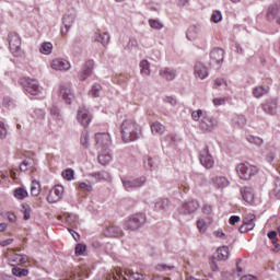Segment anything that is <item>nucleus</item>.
Here are the masks:
<instances>
[{
    "instance_id": "nucleus-13",
    "label": "nucleus",
    "mask_w": 280,
    "mask_h": 280,
    "mask_svg": "<svg viewBox=\"0 0 280 280\" xmlns=\"http://www.w3.org/2000/svg\"><path fill=\"white\" fill-rule=\"evenodd\" d=\"M224 62V50L222 48H214L210 51V65L212 67H220Z\"/></svg>"
},
{
    "instance_id": "nucleus-19",
    "label": "nucleus",
    "mask_w": 280,
    "mask_h": 280,
    "mask_svg": "<svg viewBox=\"0 0 280 280\" xmlns=\"http://www.w3.org/2000/svg\"><path fill=\"white\" fill-rule=\"evenodd\" d=\"M27 261H30L27 255L16 253L9 255V264H11V266H21L22 264H27Z\"/></svg>"
},
{
    "instance_id": "nucleus-16",
    "label": "nucleus",
    "mask_w": 280,
    "mask_h": 280,
    "mask_svg": "<svg viewBox=\"0 0 280 280\" xmlns=\"http://www.w3.org/2000/svg\"><path fill=\"white\" fill-rule=\"evenodd\" d=\"M198 207H200V205H198V201L191 200L182 205V207L178 209V212L182 213V215L196 213Z\"/></svg>"
},
{
    "instance_id": "nucleus-41",
    "label": "nucleus",
    "mask_w": 280,
    "mask_h": 280,
    "mask_svg": "<svg viewBox=\"0 0 280 280\" xmlns=\"http://www.w3.org/2000/svg\"><path fill=\"white\" fill-rule=\"evenodd\" d=\"M32 118L36 119V121H43L45 119V109H42V108L34 109Z\"/></svg>"
},
{
    "instance_id": "nucleus-40",
    "label": "nucleus",
    "mask_w": 280,
    "mask_h": 280,
    "mask_svg": "<svg viewBox=\"0 0 280 280\" xmlns=\"http://www.w3.org/2000/svg\"><path fill=\"white\" fill-rule=\"evenodd\" d=\"M234 126H238V128H244L246 126V117L244 115H237L232 119Z\"/></svg>"
},
{
    "instance_id": "nucleus-22",
    "label": "nucleus",
    "mask_w": 280,
    "mask_h": 280,
    "mask_svg": "<svg viewBox=\"0 0 280 280\" xmlns=\"http://www.w3.org/2000/svg\"><path fill=\"white\" fill-rule=\"evenodd\" d=\"M51 69H55V71H69L71 63L67 59H55L51 62Z\"/></svg>"
},
{
    "instance_id": "nucleus-54",
    "label": "nucleus",
    "mask_w": 280,
    "mask_h": 280,
    "mask_svg": "<svg viewBox=\"0 0 280 280\" xmlns=\"http://www.w3.org/2000/svg\"><path fill=\"white\" fill-rule=\"evenodd\" d=\"M197 229L201 233H207V222H205V220H198L197 221Z\"/></svg>"
},
{
    "instance_id": "nucleus-50",
    "label": "nucleus",
    "mask_w": 280,
    "mask_h": 280,
    "mask_svg": "<svg viewBox=\"0 0 280 280\" xmlns=\"http://www.w3.org/2000/svg\"><path fill=\"white\" fill-rule=\"evenodd\" d=\"M22 213L24 215V220H30V218H32V208L27 205H22Z\"/></svg>"
},
{
    "instance_id": "nucleus-60",
    "label": "nucleus",
    "mask_w": 280,
    "mask_h": 280,
    "mask_svg": "<svg viewBox=\"0 0 280 280\" xmlns=\"http://www.w3.org/2000/svg\"><path fill=\"white\" fill-rule=\"evenodd\" d=\"M7 219L9 220V222H11V224L16 223V214L12 213V212H7L5 213Z\"/></svg>"
},
{
    "instance_id": "nucleus-52",
    "label": "nucleus",
    "mask_w": 280,
    "mask_h": 280,
    "mask_svg": "<svg viewBox=\"0 0 280 280\" xmlns=\"http://www.w3.org/2000/svg\"><path fill=\"white\" fill-rule=\"evenodd\" d=\"M144 167L145 170H150V172L156 170V165H154V161L152 160V158H148L147 160H144Z\"/></svg>"
},
{
    "instance_id": "nucleus-30",
    "label": "nucleus",
    "mask_w": 280,
    "mask_h": 280,
    "mask_svg": "<svg viewBox=\"0 0 280 280\" xmlns=\"http://www.w3.org/2000/svg\"><path fill=\"white\" fill-rule=\"evenodd\" d=\"M170 209V199L160 198L154 203V211H167Z\"/></svg>"
},
{
    "instance_id": "nucleus-7",
    "label": "nucleus",
    "mask_w": 280,
    "mask_h": 280,
    "mask_svg": "<svg viewBox=\"0 0 280 280\" xmlns=\"http://www.w3.org/2000/svg\"><path fill=\"white\" fill-rule=\"evenodd\" d=\"M19 84L23 86L28 95H38L40 93V85H38V81L30 78H22L19 80Z\"/></svg>"
},
{
    "instance_id": "nucleus-3",
    "label": "nucleus",
    "mask_w": 280,
    "mask_h": 280,
    "mask_svg": "<svg viewBox=\"0 0 280 280\" xmlns=\"http://www.w3.org/2000/svg\"><path fill=\"white\" fill-rule=\"evenodd\" d=\"M148 218L143 213H136L129 217L125 222L124 229L126 231H139L145 224Z\"/></svg>"
},
{
    "instance_id": "nucleus-33",
    "label": "nucleus",
    "mask_w": 280,
    "mask_h": 280,
    "mask_svg": "<svg viewBox=\"0 0 280 280\" xmlns=\"http://www.w3.org/2000/svg\"><path fill=\"white\" fill-rule=\"evenodd\" d=\"M39 51L44 55V56H49V54H51V51H54V44H51L50 42H44L40 45Z\"/></svg>"
},
{
    "instance_id": "nucleus-26",
    "label": "nucleus",
    "mask_w": 280,
    "mask_h": 280,
    "mask_svg": "<svg viewBox=\"0 0 280 280\" xmlns=\"http://www.w3.org/2000/svg\"><path fill=\"white\" fill-rule=\"evenodd\" d=\"M93 40H95V43H101V45H103V47H106V45H108V43H110V35L108 33H95L93 35Z\"/></svg>"
},
{
    "instance_id": "nucleus-35",
    "label": "nucleus",
    "mask_w": 280,
    "mask_h": 280,
    "mask_svg": "<svg viewBox=\"0 0 280 280\" xmlns=\"http://www.w3.org/2000/svg\"><path fill=\"white\" fill-rule=\"evenodd\" d=\"M151 132L153 135H163V132H165V126L161 122H153L151 125Z\"/></svg>"
},
{
    "instance_id": "nucleus-31",
    "label": "nucleus",
    "mask_w": 280,
    "mask_h": 280,
    "mask_svg": "<svg viewBox=\"0 0 280 280\" xmlns=\"http://www.w3.org/2000/svg\"><path fill=\"white\" fill-rule=\"evenodd\" d=\"M198 34H200V26L192 25L188 27L186 38L188 40H196L198 38Z\"/></svg>"
},
{
    "instance_id": "nucleus-59",
    "label": "nucleus",
    "mask_w": 280,
    "mask_h": 280,
    "mask_svg": "<svg viewBox=\"0 0 280 280\" xmlns=\"http://www.w3.org/2000/svg\"><path fill=\"white\" fill-rule=\"evenodd\" d=\"M212 211L213 208L211 207V205H203L202 213H205L206 215H211Z\"/></svg>"
},
{
    "instance_id": "nucleus-57",
    "label": "nucleus",
    "mask_w": 280,
    "mask_h": 280,
    "mask_svg": "<svg viewBox=\"0 0 280 280\" xmlns=\"http://www.w3.org/2000/svg\"><path fill=\"white\" fill-rule=\"evenodd\" d=\"M164 102L166 104H170L171 106H176V104H178V102L176 101V98L174 96H166L164 98Z\"/></svg>"
},
{
    "instance_id": "nucleus-56",
    "label": "nucleus",
    "mask_w": 280,
    "mask_h": 280,
    "mask_svg": "<svg viewBox=\"0 0 280 280\" xmlns=\"http://www.w3.org/2000/svg\"><path fill=\"white\" fill-rule=\"evenodd\" d=\"M155 268H156V270H160L163 272H166V270H174V266H167L165 264H160Z\"/></svg>"
},
{
    "instance_id": "nucleus-38",
    "label": "nucleus",
    "mask_w": 280,
    "mask_h": 280,
    "mask_svg": "<svg viewBox=\"0 0 280 280\" xmlns=\"http://www.w3.org/2000/svg\"><path fill=\"white\" fill-rule=\"evenodd\" d=\"M34 167V160L26 159L20 164L21 172H27V170H32Z\"/></svg>"
},
{
    "instance_id": "nucleus-6",
    "label": "nucleus",
    "mask_w": 280,
    "mask_h": 280,
    "mask_svg": "<svg viewBox=\"0 0 280 280\" xmlns=\"http://www.w3.org/2000/svg\"><path fill=\"white\" fill-rule=\"evenodd\" d=\"M9 49L15 58L21 56V35L16 32H11L8 34Z\"/></svg>"
},
{
    "instance_id": "nucleus-62",
    "label": "nucleus",
    "mask_w": 280,
    "mask_h": 280,
    "mask_svg": "<svg viewBox=\"0 0 280 280\" xmlns=\"http://www.w3.org/2000/svg\"><path fill=\"white\" fill-rule=\"evenodd\" d=\"M272 244H277V231H271L267 234Z\"/></svg>"
},
{
    "instance_id": "nucleus-55",
    "label": "nucleus",
    "mask_w": 280,
    "mask_h": 280,
    "mask_svg": "<svg viewBox=\"0 0 280 280\" xmlns=\"http://www.w3.org/2000/svg\"><path fill=\"white\" fill-rule=\"evenodd\" d=\"M8 137V129L5 128V124L0 121V139H5Z\"/></svg>"
},
{
    "instance_id": "nucleus-45",
    "label": "nucleus",
    "mask_w": 280,
    "mask_h": 280,
    "mask_svg": "<svg viewBox=\"0 0 280 280\" xmlns=\"http://www.w3.org/2000/svg\"><path fill=\"white\" fill-rule=\"evenodd\" d=\"M101 91H102V85L96 83L92 86L89 94L91 95V97H100Z\"/></svg>"
},
{
    "instance_id": "nucleus-49",
    "label": "nucleus",
    "mask_w": 280,
    "mask_h": 280,
    "mask_svg": "<svg viewBox=\"0 0 280 280\" xmlns=\"http://www.w3.org/2000/svg\"><path fill=\"white\" fill-rule=\"evenodd\" d=\"M96 141H110V135L108 132H98L95 135Z\"/></svg>"
},
{
    "instance_id": "nucleus-53",
    "label": "nucleus",
    "mask_w": 280,
    "mask_h": 280,
    "mask_svg": "<svg viewBox=\"0 0 280 280\" xmlns=\"http://www.w3.org/2000/svg\"><path fill=\"white\" fill-rule=\"evenodd\" d=\"M73 170L67 168L66 171L62 172V176L66 180H73Z\"/></svg>"
},
{
    "instance_id": "nucleus-46",
    "label": "nucleus",
    "mask_w": 280,
    "mask_h": 280,
    "mask_svg": "<svg viewBox=\"0 0 280 280\" xmlns=\"http://www.w3.org/2000/svg\"><path fill=\"white\" fill-rule=\"evenodd\" d=\"M31 194L33 196H39V194H40V183H38L36 180L32 182Z\"/></svg>"
},
{
    "instance_id": "nucleus-18",
    "label": "nucleus",
    "mask_w": 280,
    "mask_h": 280,
    "mask_svg": "<svg viewBox=\"0 0 280 280\" xmlns=\"http://www.w3.org/2000/svg\"><path fill=\"white\" fill-rule=\"evenodd\" d=\"M93 67H95V61H93V60L85 61L82 70L79 72V80L84 81L90 75H92L93 74Z\"/></svg>"
},
{
    "instance_id": "nucleus-5",
    "label": "nucleus",
    "mask_w": 280,
    "mask_h": 280,
    "mask_svg": "<svg viewBox=\"0 0 280 280\" xmlns=\"http://www.w3.org/2000/svg\"><path fill=\"white\" fill-rule=\"evenodd\" d=\"M220 126V122L218 121V118L209 115L207 112H205L203 117L199 121V128L202 130V132H213L215 128Z\"/></svg>"
},
{
    "instance_id": "nucleus-51",
    "label": "nucleus",
    "mask_w": 280,
    "mask_h": 280,
    "mask_svg": "<svg viewBox=\"0 0 280 280\" xmlns=\"http://www.w3.org/2000/svg\"><path fill=\"white\" fill-rule=\"evenodd\" d=\"M149 25L152 30H163V23L159 20H149Z\"/></svg>"
},
{
    "instance_id": "nucleus-1",
    "label": "nucleus",
    "mask_w": 280,
    "mask_h": 280,
    "mask_svg": "<svg viewBox=\"0 0 280 280\" xmlns=\"http://www.w3.org/2000/svg\"><path fill=\"white\" fill-rule=\"evenodd\" d=\"M122 141H138L141 139V126L135 120H125L120 127Z\"/></svg>"
},
{
    "instance_id": "nucleus-27",
    "label": "nucleus",
    "mask_w": 280,
    "mask_h": 280,
    "mask_svg": "<svg viewBox=\"0 0 280 280\" xmlns=\"http://www.w3.org/2000/svg\"><path fill=\"white\" fill-rule=\"evenodd\" d=\"M104 233L106 237H121L124 235L121 228L117 225L107 228Z\"/></svg>"
},
{
    "instance_id": "nucleus-61",
    "label": "nucleus",
    "mask_w": 280,
    "mask_h": 280,
    "mask_svg": "<svg viewBox=\"0 0 280 280\" xmlns=\"http://www.w3.org/2000/svg\"><path fill=\"white\" fill-rule=\"evenodd\" d=\"M273 194H275V196H277V194H280V178L279 177H277L275 179Z\"/></svg>"
},
{
    "instance_id": "nucleus-63",
    "label": "nucleus",
    "mask_w": 280,
    "mask_h": 280,
    "mask_svg": "<svg viewBox=\"0 0 280 280\" xmlns=\"http://www.w3.org/2000/svg\"><path fill=\"white\" fill-rule=\"evenodd\" d=\"M75 220H78V217H75V214H67L66 215V221L68 222V224H73V222H75Z\"/></svg>"
},
{
    "instance_id": "nucleus-28",
    "label": "nucleus",
    "mask_w": 280,
    "mask_h": 280,
    "mask_svg": "<svg viewBox=\"0 0 280 280\" xmlns=\"http://www.w3.org/2000/svg\"><path fill=\"white\" fill-rule=\"evenodd\" d=\"M75 21V16L66 14L63 16V26L65 28H61L62 36L67 35L69 33V30H71V25H73V22Z\"/></svg>"
},
{
    "instance_id": "nucleus-21",
    "label": "nucleus",
    "mask_w": 280,
    "mask_h": 280,
    "mask_svg": "<svg viewBox=\"0 0 280 280\" xmlns=\"http://www.w3.org/2000/svg\"><path fill=\"white\" fill-rule=\"evenodd\" d=\"M159 75L166 80V82H172L173 80H176L178 72H176V69L174 68L166 67L159 70Z\"/></svg>"
},
{
    "instance_id": "nucleus-15",
    "label": "nucleus",
    "mask_w": 280,
    "mask_h": 280,
    "mask_svg": "<svg viewBox=\"0 0 280 280\" xmlns=\"http://www.w3.org/2000/svg\"><path fill=\"white\" fill-rule=\"evenodd\" d=\"M199 161L206 170H211L215 162L213 161V156L209 154V147H206V149L200 153Z\"/></svg>"
},
{
    "instance_id": "nucleus-44",
    "label": "nucleus",
    "mask_w": 280,
    "mask_h": 280,
    "mask_svg": "<svg viewBox=\"0 0 280 280\" xmlns=\"http://www.w3.org/2000/svg\"><path fill=\"white\" fill-rule=\"evenodd\" d=\"M210 21L212 23H221L222 21V12L220 10H214L210 16Z\"/></svg>"
},
{
    "instance_id": "nucleus-24",
    "label": "nucleus",
    "mask_w": 280,
    "mask_h": 280,
    "mask_svg": "<svg viewBox=\"0 0 280 280\" xmlns=\"http://www.w3.org/2000/svg\"><path fill=\"white\" fill-rule=\"evenodd\" d=\"M279 16H280V2L276 4H271L267 10L268 21H275V19H279Z\"/></svg>"
},
{
    "instance_id": "nucleus-10",
    "label": "nucleus",
    "mask_w": 280,
    "mask_h": 280,
    "mask_svg": "<svg viewBox=\"0 0 280 280\" xmlns=\"http://www.w3.org/2000/svg\"><path fill=\"white\" fill-rule=\"evenodd\" d=\"M77 119L83 128H89L91 121H93V114L86 109V107H80L78 110Z\"/></svg>"
},
{
    "instance_id": "nucleus-37",
    "label": "nucleus",
    "mask_w": 280,
    "mask_h": 280,
    "mask_svg": "<svg viewBox=\"0 0 280 280\" xmlns=\"http://www.w3.org/2000/svg\"><path fill=\"white\" fill-rule=\"evenodd\" d=\"M255 214H248L244 220L243 224L249 229V231H253L255 229Z\"/></svg>"
},
{
    "instance_id": "nucleus-48",
    "label": "nucleus",
    "mask_w": 280,
    "mask_h": 280,
    "mask_svg": "<svg viewBox=\"0 0 280 280\" xmlns=\"http://www.w3.org/2000/svg\"><path fill=\"white\" fill-rule=\"evenodd\" d=\"M74 250L77 257H81L82 255H84V253H86V245L79 243L75 245Z\"/></svg>"
},
{
    "instance_id": "nucleus-23",
    "label": "nucleus",
    "mask_w": 280,
    "mask_h": 280,
    "mask_svg": "<svg viewBox=\"0 0 280 280\" xmlns=\"http://www.w3.org/2000/svg\"><path fill=\"white\" fill-rule=\"evenodd\" d=\"M211 183L215 189H226L229 185H231V182L224 176H215L211 178Z\"/></svg>"
},
{
    "instance_id": "nucleus-12",
    "label": "nucleus",
    "mask_w": 280,
    "mask_h": 280,
    "mask_svg": "<svg viewBox=\"0 0 280 280\" xmlns=\"http://www.w3.org/2000/svg\"><path fill=\"white\" fill-rule=\"evenodd\" d=\"M62 194H65V187L62 185H56L47 196V202L54 205V202H59L62 199Z\"/></svg>"
},
{
    "instance_id": "nucleus-43",
    "label": "nucleus",
    "mask_w": 280,
    "mask_h": 280,
    "mask_svg": "<svg viewBox=\"0 0 280 280\" xmlns=\"http://www.w3.org/2000/svg\"><path fill=\"white\" fill-rule=\"evenodd\" d=\"M3 106L5 108H15L16 107V101H14L12 97L10 96H4L3 97V102H2Z\"/></svg>"
},
{
    "instance_id": "nucleus-34",
    "label": "nucleus",
    "mask_w": 280,
    "mask_h": 280,
    "mask_svg": "<svg viewBox=\"0 0 280 280\" xmlns=\"http://www.w3.org/2000/svg\"><path fill=\"white\" fill-rule=\"evenodd\" d=\"M139 67L141 75H150V61L143 59L140 61Z\"/></svg>"
},
{
    "instance_id": "nucleus-29",
    "label": "nucleus",
    "mask_w": 280,
    "mask_h": 280,
    "mask_svg": "<svg viewBox=\"0 0 280 280\" xmlns=\"http://www.w3.org/2000/svg\"><path fill=\"white\" fill-rule=\"evenodd\" d=\"M270 93V86L267 85H258L253 89V95L256 100L264 97V95H268Z\"/></svg>"
},
{
    "instance_id": "nucleus-64",
    "label": "nucleus",
    "mask_w": 280,
    "mask_h": 280,
    "mask_svg": "<svg viewBox=\"0 0 280 280\" xmlns=\"http://www.w3.org/2000/svg\"><path fill=\"white\" fill-rule=\"evenodd\" d=\"M226 103V98H213L214 106H223Z\"/></svg>"
},
{
    "instance_id": "nucleus-4",
    "label": "nucleus",
    "mask_w": 280,
    "mask_h": 280,
    "mask_svg": "<svg viewBox=\"0 0 280 280\" xmlns=\"http://www.w3.org/2000/svg\"><path fill=\"white\" fill-rule=\"evenodd\" d=\"M259 170L257 166L252 165L248 162L241 163L236 166V174L242 180H250L252 176H255Z\"/></svg>"
},
{
    "instance_id": "nucleus-32",
    "label": "nucleus",
    "mask_w": 280,
    "mask_h": 280,
    "mask_svg": "<svg viewBox=\"0 0 280 280\" xmlns=\"http://www.w3.org/2000/svg\"><path fill=\"white\" fill-rule=\"evenodd\" d=\"M215 255L218 261H226V259H229V246L219 247Z\"/></svg>"
},
{
    "instance_id": "nucleus-25",
    "label": "nucleus",
    "mask_w": 280,
    "mask_h": 280,
    "mask_svg": "<svg viewBox=\"0 0 280 280\" xmlns=\"http://www.w3.org/2000/svg\"><path fill=\"white\" fill-rule=\"evenodd\" d=\"M241 195L243 200H245V202H248L249 205L255 200V191L250 187L241 188Z\"/></svg>"
},
{
    "instance_id": "nucleus-42",
    "label": "nucleus",
    "mask_w": 280,
    "mask_h": 280,
    "mask_svg": "<svg viewBox=\"0 0 280 280\" xmlns=\"http://www.w3.org/2000/svg\"><path fill=\"white\" fill-rule=\"evenodd\" d=\"M14 196L18 200H25L28 194H27V190H25V188H16L14 190Z\"/></svg>"
},
{
    "instance_id": "nucleus-47",
    "label": "nucleus",
    "mask_w": 280,
    "mask_h": 280,
    "mask_svg": "<svg viewBox=\"0 0 280 280\" xmlns=\"http://www.w3.org/2000/svg\"><path fill=\"white\" fill-rule=\"evenodd\" d=\"M205 117V112L202 109H197L191 113L192 121H200Z\"/></svg>"
},
{
    "instance_id": "nucleus-58",
    "label": "nucleus",
    "mask_w": 280,
    "mask_h": 280,
    "mask_svg": "<svg viewBox=\"0 0 280 280\" xmlns=\"http://www.w3.org/2000/svg\"><path fill=\"white\" fill-rule=\"evenodd\" d=\"M79 187L80 189H83V191H93V186L91 184L80 183Z\"/></svg>"
},
{
    "instance_id": "nucleus-20",
    "label": "nucleus",
    "mask_w": 280,
    "mask_h": 280,
    "mask_svg": "<svg viewBox=\"0 0 280 280\" xmlns=\"http://www.w3.org/2000/svg\"><path fill=\"white\" fill-rule=\"evenodd\" d=\"M59 97L63 100L66 104H71V101L73 100V90H71V85H61Z\"/></svg>"
},
{
    "instance_id": "nucleus-17",
    "label": "nucleus",
    "mask_w": 280,
    "mask_h": 280,
    "mask_svg": "<svg viewBox=\"0 0 280 280\" xmlns=\"http://www.w3.org/2000/svg\"><path fill=\"white\" fill-rule=\"evenodd\" d=\"M194 73L195 77L199 78V80H206V78H209V69L202 63V61H196L194 66Z\"/></svg>"
},
{
    "instance_id": "nucleus-36",
    "label": "nucleus",
    "mask_w": 280,
    "mask_h": 280,
    "mask_svg": "<svg viewBox=\"0 0 280 280\" xmlns=\"http://www.w3.org/2000/svg\"><path fill=\"white\" fill-rule=\"evenodd\" d=\"M91 177L96 178V180H108V178H110V174H108V172L106 171H101V172L92 173Z\"/></svg>"
},
{
    "instance_id": "nucleus-8",
    "label": "nucleus",
    "mask_w": 280,
    "mask_h": 280,
    "mask_svg": "<svg viewBox=\"0 0 280 280\" xmlns=\"http://www.w3.org/2000/svg\"><path fill=\"white\" fill-rule=\"evenodd\" d=\"M278 108H279V98L277 97L268 98L261 104V109L266 115H271V116L277 115Z\"/></svg>"
},
{
    "instance_id": "nucleus-9",
    "label": "nucleus",
    "mask_w": 280,
    "mask_h": 280,
    "mask_svg": "<svg viewBox=\"0 0 280 280\" xmlns=\"http://www.w3.org/2000/svg\"><path fill=\"white\" fill-rule=\"evenodd\" d=\"M145 176L137 177L135 179H122V186L126 191H132L135 189H139V187H143L145 185Z\"/></svg>"
},
{
    "instance_id": "nucleus-39",
    "label": "nucleus",
    "mask_w": 280,
    "mask_h": 280,
    "mask_svg": "<svg viewBox=\"0 0 280 280\" xmlns=\"http://www.w3.org/2000/svg\"><path fill=\"white\" fill-rule=\"evenodd\" d=\"M12 275L14 277H27L30 275V270L22 269L21 267H13Z\"/></svg>"
},
{
    "instance_id": "nucleus-11",
    "label": "nucleus",
    "mask_w": 280,
    "mask_h": 280,
    "mask_svg": "<svg viewBox=\"0 0 280 280\" xmlns=\"http://www.w3.org/2000/svg\"><path fill=\"white\" fill-rule=\"evenodd\" d=\"M49 115H50V119H49L50 126L56 124V126H58L59 128H62V126L65 125V119L62 118V113H60V108H58L57 106L50 107Z\"/></svg>"
},
{
    "instance_id": "nucleus-14",
    "label": "nucleus",
    "mask_w": 280,
    "mask_h": 280,
    "mask_svg": "<svg viewBox=\"0 0 280 280\" xmlns=\"http://www.w3.org/2000/svg\"><path fill=\"white\" fill-rule=\"evenodd\" d=\"M101 148V153L97 156V161L101 165H108L110 161H113V155L108 152V147L106 143L101 142L98 144Z\"/></svg>"
},
{
    "instance_id": "nucleus-2",
    "label": "nucleus",
    "mask_w": 280,
    "mask_h": 280,
    "mask_svg": "<svg viewBox=\"0 0 280 280\" xmlns=\"http://www.w3.org/2000/svg\"><path fill=\"white\" fill-rule=\"evenodd\" d=\"M109 280H145V276L140 272H135L130 269H116V271L109 275Z\"/></svg>"
}]
</instances>
